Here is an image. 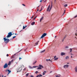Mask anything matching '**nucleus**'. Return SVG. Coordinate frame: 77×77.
Returning <instances> with one entry per match:
<instances>
[{
  "label": "nucleus",
  "mask_w": 77,
  "mask_h": 77,
  "mask_svg": "<svg viewBox=\"0 0 77 77\" xmlns=\"http://www.w3.org/2000/svg\"><path fill=\"white\" fill-rule=\"evenodd\" d=\"M52 3H51V7H50V5H49V6H48V8H47V11H49V12H50V10H51L52 9ZM50 8V9H49V8Z\"/></svg>",
  "instance_id": "obj_1"
},
{
  "label": "nucleus",
  "mask_w": 77,
  "mask_h": 77,
  "mask_svg": "<svg viewBox=\"0 0 77 77\" xmlns=\"http://www.w3.org/2000/svg\"><path fill=\"white\" fill-rule=\"evenodd\" d=\"M4 40L6 44L8 43L10 41L9 39H7L5 38H4Z\"/></svg>",
  "instance_id": "obj_2"
},
{
  "label": "nucleus",
  "mask_w": 77,
  "mask_h": 77,
  "mask_svg": "<svg viewBox=\"0 0 77 77\" xmlns=\"http://www.w3.org/2000/svg\"><path fill=\"white\" fill-rule=\"evenodd\" d=\"M14 34V33L12 34V32H9V33H8V35L7 36V38H8L11 37L12 35Z\"/></svg>",
  "instance_id": "obj_3"
},
{
  "label": "nucleus",
  "mask_w": 77,
  "mask_h": 77,
  "mask_svg": "<svg viewBox=\"0 0 77 77\" xmlns=\"http://www.w3.org/2000/svg\"><path fill=\"white\" fill-rule=\"evenodd\" d=\"M46 35L47 33H44L42 35V36H41V37H40V38H42L45 36H46Z\"/></svg>",
  "instance_id": "obj_4"
},
{
  "label": "nucleus",
  "mask_w": 77,
  "mask_h": 77,
  "mask_svg": "<svg viewBox=\"0 0 77 77\" xmlns=\"http://www.w3.org/2000/svg\"><path fill=\"white\" fill-rule=\"evenodd\" d=\"M8 65L7 64V63H5V64L4 66V68L5 69L8 67Z\"/></svg>",
  "instance_id": "obj_5"
},
{
  "label": "nucleus",
  "mask_w": 77,
  "mask_h": 77,
  "mask_svg": "<svg viewBox=\"0 0 77 77\" xmlns=\"http://www.w3.org/2000/svg\"><path fill=\"white\" fill-rule=\"evenodd\" d=\"M69 67V65H64V66H63V68H68Z\"/></svg>",
  "instance_id": "obj_6"
},
{
  "label": "nucleus",
  "mask_w": 77,
  "mask_h": 77,
  "mask_svg": "<svg viewBox=\"0 0 77 77\" xmlns=\"http://www.w3.org/2000/svg\"><path fill=\"white\" fill-rule=\"evenodd\" d=\"M67 37V35H65L64 37H63V40H62V42H63L64 41V39L66 38Z\"/></svg>",
  "instance_id": "obj_7"
},
{
  "label": "nucleus",
  "mask_w": 77,
  "mask_h": 77,
  "mask_svg": "<svg viewBox=\"0 0 77 77\" xmlns=\"http://www.w3.org/2000/svg\"><path fill=\"white\" fill-rule=\"evenodd\" d=\"M65 54H66L64 53L63 52H62L61 53V55L62 56L65 55Z\"/></svg>",
  "instance_id": "obj_8"
},
{
  "label": "nucleus",
  "mask_w": 77,
  "mask_h": 77,
  "mask_svg": "<svg viewBox=\"0 0 77 77\" xmlns=\"http://www.w3.org/2000/svg\"><path fill=\"white\" fill-rule=\"evenodd\" d=\"M38 67H39L43 68V66H42V65H41V64L39 65V66H38Z\"/></svg>",
  "instance_id": "obj_9"
},
{
  "label": "nucleus",
  "mask_w": 77,
  "mask_h": 77,
  "mask_svg": "<svg viewBox=\"0 0 77 77\" xmlns=\"http://www.w3.org/2000/svg\"><path fill=\"white\" fill-rule=\"evenodd\" d=\"M8 74L7 75H8L9 74V73H10L11 72V71H10L9 70H8Z\"/></svg>",
  "instance_id": "obj_10"
},
{
  "label": "nucleus",
  "mask_w": 77,
  "mask_h": 77,
  "mask_svg": "<svg viewBox=\"0 0 77 77\" xmlns=\"http://www.w3.org/2000/svg\"><path fill=\"white\" fill-rule=\"evenodd\" d=\"M16 54H14V56H12V57H11V59H12V58L14 57H15V56H16Z\"/></svg>",
  "instance_id": "obj_11"
},
{
  "label": "nucleus",
  "mask_w": 77,
  "mask_h": 77,
  "mask_svg": "<svg viewBox=\"0 0 77 77\" xmlns=\"http://www.w3.org/2000/svg\"><path fill=\"white\" fill-rule=\"evenodd\" d=\"M45 73H46V71H44V72H43V75H45Z\"/></svg>",
  "instance_id": "obj_12"
},
{
  "label": "nucleus",
  "mask_w": 77,
  "mask_h": 77,
  "mask_svg": "<svg viewBox=\"0 0 77 77\" xmlns=\"http://www.w3.org/2000/svg\"><path fill=\"white\" fill-rule=\"evenodd\" d=\"M35 22H32V23H31V25H34V24H35Z\"/></svg>",
  "instance_id": "obj_13"
},
{
  "label": "nucleus",
  "mask_w": 77,
  "mask_h": 77,
  "mask_svg": "<svg viewBox=\"0 0 77 77\" xmlns=\"http://www.w3.org/2000/svg\"><path fill=\"white\" fill-rule=\"evenodd\" d=\"M75 72H77V67H75Z\"/></svg>",
  "instance_id": "obj_14"
},
{
  "label": "nucleus",
  "mask_w": 77,
  "mask_h": 77,
  "mask_svg": "<svg viewBox=\"0 0 77 77\" xmlns=\"http://www.w3.org/2000/svg\"><path fill=\"white\" fill-rule=\"evenodd\" d=\"M65 59L66 60L68 59H69V56H67L65 57Z\"/></svg>",
  "instance_id": "obj_15"
},
{
  "label": "nucleus",
  "mask_w": 77,
  "mask_h": 77,
  "mask_svg": "<svg viewBox=\"0 0 77 77\" xmlns=\"http://www.w3.org/2000/svg\"><path fill=\"white\" fill-rule=\"evenodd\" d=\"M43 19V17H42V18H41V19H40V22H41V21H42V20Z\"/></svg>",
  "instance_id": "obj_16"
},
{
  "label": "nucleus",
  "mask_w": 77,
  "mask_h": 77,
  "mask_svg": "<svg viewBox=\"0 0 77 77\" xmlns=\"http://www.w3.org/2000/svg\"><path fill=\"white\" fill-rule=\"evenodd\" d=\"M39 42V41H38V42H37V43H35V46L38 45V44Z\"/></svg>",
  "instance_id": "obj_17"
},
{
  "label": "nucleus",
  "mask_w": 77,
  "mask_h": 77,
  "mask_svg": "<svg viewBox=\"0 0 77 77\" xmlns=\"http://www.w3.org/2000/svg\"><path fill=\"white\" fill-rule=\"evenodd\" d=\"M11 61H9V63L8 64V65H11Z\"/></svg>",
  "instance_id": "obj_18"
},
{
  "label": "nucleus",
  "mask_w": 77,
  "mask_h": 77,
  "mask_svg": "<svg viewBox=\"0 0 77 77\" xmlns=\"http://www.w3.org/2000/svg\"><path fill=\"white\" fill-rule=\"evenodd\" d=\"M42 67H38V68H37V69H42Z\"/></svg>",
  "instance_id": "obj_19"
},
{
  "label": "nucleus",
  "mask_w": 77,
  "mask_h": 77,
  "mask_svg": "<svg viewBox=\"0 0 77 77\" xmlns=\"http://www.w3.org/2000/svg\"><path fill=\"white\" fill-rule=\"evenodd\" d=\"M58 60V58H54V60L56 61Z\"/></svg>",
  "instance_id": "obj_20"
},
{
  "label": "nucleus",
  "mask_w": 77,
  "mask_h": 77,
  "mask_svg": "<svg viewBox=\"0 0 77 77\" xmlns=\"http://www.w3.org/2000/svg\"><path fill=\"white\" fill-rule=\"evenodd\" d=\"M48 61H51V60H50V59H49L48 60L47 59H46V61L48 62Z\"/></svg>",
  "instance_id": "obj_21"
},
{
  "label": "nucleus",
  "mask_w": 77,
  "mask_h": 77,
  "mask_svg": "<svg viewBox=\"0 0 77 77\" xmlns=\"http://www.w3.org/2000/svg\"><path fill=\"white\" fill-rule=\"evenodd\" d=\"M27 26H23V29H25L26 27Z\"/></svg>",
  "instance_id": "obj_22"
},
{
  "label": "nucleus",
  "mask_w": 77,
  "mask_h": 77,
  "mask_svg": "<svg viewBox=\"0 0 77 77\" xmlns=\"http://www.w3.org/2000/svg\"><path fill=\"white\" fill-rule=\"evenodd\" d=\"M45 50H44L43 51H42V52H41V53H43V52H45Z\"/></svg>",
  "instance_id": "obj_23"
},
{
  "label": "nucleus",
  "mask_w": 77,
  "mask_h": 77,
  "mask_svg": "<svg viewBox=\"0 0 77 77\" xmlns=\"http://www.w3.org/2000/svg\"><path fill=\"white\" fill-rule=\"evenodd\" d=\"M67 6H68L67 4H66V5H64V7H66Z\"/></svg>",
  "instance_id": "obj_24"
},
{
  "label": "nucleus",
  "mask_w": 77,
  "mask_h": 77,
  "mask_svg": "<svg viewBox=\"0 0 77 77\" xmlns=\"http://www.w3.org/2000/svg\"><path fill=\"white\" fill-rule=\"evenodd\" d=\"M36 62H37V61H35V62H34V63H33V65H34V64H35V63H36Z\"/></svg>",
  "instance_id": "obj_25"
},
{
  "label": "nucleus",
  "mask_w": 77,
  "mask_h": 77,
  "mask_svg": "<svg viewBox=\"0 0 77 77\" xmlns=\"http://www.w3.org/2000/svg\"><path fill=\"white\" fill-rule=\"evenodd\" d=\"M29 75V73H27V74H26V77H28Z\"/></svg>",
  "instance_id": "obj_26"
},
{
  "label": "nucleus",
  "mask_w": 77,
  "mask_h": 77,
  "mask_svg": "<svg viewBox=\"0 0 77 77\" xmlns=\"http://www.w3.org/2000/svg\"><path fill=\"white\" fill-rule=\"evenodd\" d=\"M38 75H39V77H42V75H41V74H39Z\"/></svg>",
  "instance_id": "obj_27"
},
{
  "label": "nucleus",
  "mask_w": 77,
  "mask_h": 77,
  "mask_svg": "<svg viewBox=\"0 0 77 77\" xmlns=\"http://www.w3.org/2000/svg\"><path fill=\"white\" fill-rule=\"evenodd\" d=\"M55 76H56V77H60V75L59 76H58V75H56Z\"/></svg>",
  "instance_id": "obj_28"
},
{
  "label": "nucleus",
  "mask_w": 77,
  "mask_h": 77,
  "mask_svg": "<svg viewBox=\"0 0 77 77\" xmlns=\"http://www.w3.org/2000/svg\"><path fill=\"white\" fill-rule=\"evenodd\" d=\"M70 52H72V48L70 49Z\"/></svg>",
  "instance_id": "obj_29"
},
{
  "label": "nucleus",
  "mask_w": 77,
  "mask_h": 77,
  "mask_svg": "<svg viewBox=\"0 0 77 77\" xmlns=\"http://www.w3.org/2000/svg\"><path fill=\"white\" fill-rule=\"evenodd\" d=\"M38 73V72L37 71H36V72H35V73L36 74H37V73Z\"/></svg>",
  "instance_id": "obj_30"
},
{
  "label": "nucleus",
  "mask_w": 77,
  "mask_h": 77,
  "mask_svg": "<svg viewBox=\"0 0 77 77\" xmlns=\"http://www.w3.org/2000/svg\"><path fill=\"white\" fill-rule=\"evenodd\" d=\"M36 67H38V66H33V68H36Z\"/></svg>",
  "instance_id": "obj_31"
},
{
  "label": "nucleus",
  "mask_w": 77,
  "mask_h": 77,
  "mask_svg": "<svg viewBox=\"0 0 77 77\" xmlns=\"http://www.w3.org/2000/svg\"><path fill=\"white\" fill-rule=\"evenodd\" d=\"M36 17L37 16L35 17L34 18L33 20H35V19L36 18Z\"/></svg>",
  "instance_id": "obj_32"
},
{
  "label": "nucleus",
  "mask_w": 77,
  "mask_h": 77,
  "mask_svg": "<svg viewBox=\"0 0 77 77\" xmlns=\"http://www.w3.org/2000/svg\"><path fill=\"white\" fill-rule=\"evenodd\" d=\"M16 37V36H14L13 37V39L14 38Z\"/></svg>",
  "instance_id": "obj_33"
},
{
  "label": "nucleus",
  "mask_w": 77,
  "mask_h": 77,
  "mask_svg": "<svg viewBox=\"0 0 77 77\" xmlns=\"http://www.w3.org/2000/svg\"><path fill=\"white\" fill-rule=\"evenodd\" d=\"M22 5H23L24 6H26V5H24V4H22Z\"/></svg>",
  "instance_id": "obj_34"
},
{
  "label": "nucleus",
  "mask_w": 77,
  "mask_h": 77,
  "mask_svg": "<svg viewBox=\"0 0 77 77\" xmlns=\"http://www.w3.org/2000/svg\"><path fill=\"white\" fill-rule=\"evenodd\" d=\"M29 68H30V69H32V67H31V66H29Z\"/></svg>",
  "instance_id": "obj_35"
},
{
  "label": "nucleus",
  "mask_w": 77,
  "mask_h": 77,
  "mask_svg": "<svg viewBox=\"0 0 77 77\" xmlns=\"http://www.w3.org/2000/svg\"><path fill=\"white\" fill-rule=\"evenodd\" d=\"M8 70H6L5 71V72H8Z\"/></svg>",
  "instance_id": "obj_36"
},
{
  "label": "nucleus",
  "mask_w": 77,
  "mask_h": 77,
  "mask_svg": "<svg viewBox=\"0 0 77 77\" xmlns=\"http://www.w3.org/2000/svg\"><path fill=\"white\" fill-rule=\"evenodd\" d=\"M39 77V75H37V76H36V77Z\"/></svg>",
  "instance_id": "obj_37"
},
{
  "label": "nucleus",
  "mask_w": 77,
  "mask_h": 77,
  "mask_svg": "<svg viewBox=\"0 0 77 77\" xmlns=\"http://www.w3.org/2000/svg\"><path fill=\"white\" fill-rule=\"evenodd\" d=\"M21 59H22V58L21 57L19 58V60H20Z\"/></svg>",
  "instance_id": "obj_38"
},
{
  "label": "nucleus",
  "mask_w": 77,
  "mask_h": 77,
  "mask_svg": "<svg viewBox=\"0 0 77 77\" xmlns=\"http://www.w3.org/2000/svg\"><path fill=\"white\" fill-rule=\"evenodd\" d=\"M26 68H25L24 69H23V70L25 71V70H26Z\"/></svg>",
  "instance_id": "obj_39"
},
{
  "label": "nucleus",
  "mask_w": 77,
  "mask_h": 77,
  "mask_svg": "<svg viewBox=\"0 0 77 77\" xmlns=\"http://www.w3.org/2000/svg\"><path fill=\"white\" fill-rule=\"evenodd\" d=\"M77 16H75V17H74V18H76L77 17Z\"/></svg>",
  "instance_id": "obj_40"
},
{
  "label": "nucleus",
  "mask_w": 77,
  "mask_h": 77,
  "mask_svg": "<svg viewBox=\"0 0 77 77\" xmlns=\"http://www.w3.org/2000/svg\"><path fill=\"white\" fill-rule=\"evenodd\" d=\"M56 58V56H54V59H55Z\"/></svg>",
  "instance_id": "obj_41"
},
{
  "label": "nucleus",
  "mask_w": 77,
  "mask_h": 77,
  "mask_svg": "<svg viewBox=\"0 0 77 77\" xmlns=\"http://www.w3.org/2000/svg\"><path fill=\"white\" fill-rule=\"evenodd\" d=\"M13 61H14L13 60H11V62H13Z\"/></svg>",
  "instance_id": "obj_42"
},
{
  "label": "nucleus",
  "mask_w": 77,
  "mask_h": 77,
  "mask_svg": "<svg viewBox=\"0 0 77 77\" xmlns=\"http://www.w3.org/2000/svg\"><path fill=\"white\" fill-rule=\"evenodd\" d=\"M8 54H7V57H8Z\"/></svg>",
  "instance_id": "obj_43"
},
{
  "label": "nucleus",
  "mask_w": 77,
  "mask_h": 77,
  "mask_svg": "<svg viewBox=\"0 0 77 77\" xmlns=\"http://www.w3.org/2000/svg\"><path fill=\"white\" fill-rule=\"evenodd\" d=\"M42 2V0H40V1L39 2Z\"/></svg>",
  "instance_id": "obj_44"
},
{
  "label": "nucleus",
  "mask_w": 77,
  "mask_h": 77,
  "mask_svg": "<svg viewBox=\"0 0 77 77\" xmlns=\"http://www.w3.org/2000/svg\"><path fill=\"white\" fill-rule=\"evenodd\" d=\"M31 77H34L33 75H31Z\"/></svg>",
  "instance_id": "obj_45"
},
{
  "label": "nucleus",
  "mask_w": 77,
  "mask_h": 77,
  "mask_svg": "<svg viewBox=\"0 0 77 77\" xmlns=\"http://www.w3.org/2000/svg\"><path fill=\"white\" fill-rule=\"evenodd\" d=\"M33 16H32V17L31 18V19L33 18Z\"/></svg>",
  "instance_id": "obj_46"
},
{
  "label": "nucleus",
  "mask_w": 77,
  "mask_h": 77,
  "mask_svg": "<svg viewBox=\"0 0 77 77\" xmlns=\"http://www.w3.org/2000/svg\"><path fill=\"white\" fill-rule=\"evenodd\" d=\"M41 11H42V10H39V11L40 12Z\"/></svg>",
  "instance_id": "obj_47"
},
{
  "label": "nucleus",
  "mask_w": 77,
  "mask_h": 77,
  "mask_svg": "<svg viewBox=\"0 0 77 77\" xmlns=\"http://www.w3.org/2000/svg\"><path fill=\"white\" fill-rule=\"evenodd\" d=\"M71 55H73V54H71Z\"/></svg>",
  "instance_id": "obj_48"
},
{
  "label": "nucleus",
  "mask_w": 77,
  "mask_h": 77,
  "mask_svg": "<svg viewBox=\"0 0 77 77\" xmlns=\"http://www.w3.org/2000/svg\"><path fill=\"white\" fill-rule=\"evenodd\" d=\"M65 13V12H63V14H64Z\"/></svg>",
  "instance_id": "obj_49"
},
{
  "label": "nucleus",
  "mask_w": 77,
  "mask_h": 77,
  "mask_svg": "<svg viewBox=\"0 0 77 77\" xmlns=\"http://www.w3.org/2000/svg\"><path fill=\"white\" fill-rule=\"evenodd\" d=\"M21 51V50H20V51H19V52H18V53H19L20 51Z\"/></svg>",
  "instance_id": "obj_50"
},
{
  "label": "nucleus",
  "mask_w": 77,
  "mask_h": 77,
  "mask_svg": "<svg viewBox=\"0 0 77 77\" xmlns=\"http://www.w3.org/2000/svg\"><path fill=\"white\" fill-rule=\"evenodd\" d=\"M66 12V11L65 10V11H64V12Z\"/></svg>",
  "instance_id": "obj_51"
},
{
  "label": "nucleus",
  "mask_w": 77,
  "mask_h": 77,
  "mask_svg": "<svg viewBox=\"0 0 77 77\" xmlns=\"http://www.w3.org/2000/svg\"><path fill=\"white\" fill-rule=\"evenodd\" d=\"M75 35L77 36V34H75Z\"/></svg>",
  "instance_id": "obj_52"
},
{
  "label": "nucleus",
  "mask_w": 77,
  "mask_h": 77,
  "mask_svg": "<svg viewBox=\"0 0 77 77\" xmlns=\"http://www.w3.org/2000/svg\"><path fill=\"white\" fill-rule=\"evenodd\" d=\"M38 11V9L37 10V11Z\"/></svg>",
  "instance_id": "obj_53"
},
{
  "label": "nucleus",
  "mask_w": 77,
  "mask_h": 77,
  "mask_svg": "<svg viewBox=\"0 0 77 77\" xmlns=\"http://www.w3.org/2000/svg\"><path fill=\"white\" fill-rule=\"evenodd\" d=\"M56 2V0H54V2Z\"/></svg>",
  "instance_id": "obj_54"
},
{
  "label": "nucleus",
  "mask_w": 77,
  "mask_h": 77,
  "mask_svg": "<svg viewBox=\"0 0 77 77\" xmlns=\"http://www.w3.org/2000/svg\"><path fill=\"white\" fill-rule=\"evenodd\" d=\"M2 77H3V75H2Z\"/></svg>",
  "instance_id": "obj_55"
},
{
  "label": "nucleus",
  "mask_w": 77,
  "mask_h": 77,
  "mask_svg": "<svg viewBox=\"0 0 77 77\" xmlns=\"http://www.w3.org/2000/svg\"><path fill=\"white\" fill-rule=\"evenodd\" d=\"M67 64H69V63H67Z\"/></svg>",
  "instance_id": "obj_56"
},
{
  "label": "nucleus",
  "mask_w": 77,
  "mask_h": 77,
  "mask_svg": "<svg viewBox=\"0 0 77 77\" xmlns=\"http://www.w3.org/2000/svg\"><path fill=\"white\" fill-rule=\"evenodd\" d=\"M71 57L72 58V56H71Z\"/></svg>",
  "instance_id": "obj_57"
},
{
  "label": "nucleus",
  "mask_w": 77,
  "mask_h": 77,
  "mask_svg": "<svg viewBox=\"0 0 77 77\" xmlns=\"http://www.w3.org/2000/svg\"><path fill=\"white\" fill-rule=\"evenodd\" d=\"M44 2H46V1H44Z\"/></svg>",
  "instance_id": "obj_58"
},
{
  "label": "nucleus",
  "mask_w": 77,
  "mask_h": 77,
  "mask_svg": "<svg viewBox=\"0 0 77 77\" xmlns=\"http://www.w3.org/2000/svg\"><path fill=\"white\" fill-rule=\"evenodd\" d=\"M57 37V36H55V38Z\"/></svg>",
  "instance_id": "obj_59"
},
{
  "label": "nucleus",
  "mask_w": 77,
  "mask_h": 77,
  "mask_svg": "<svg viewBox=\"0 0 77 77\" xmlns=\"http://www.w3.org/2000/svg\"><path fill=\"white\" fill-rule=\"evenodd\" d=\"M52 72V71L50 72V73H51Z\"/></svg>",
  "instance_id": "obj_60"
},
{
  "label": "nucleus",
  "mask_w": 77,
  "mask_h": 77,
  "mask_svg": "<svg viewBox=\"0 0 77 77\" xmlns=\"http://www.w3.org/2000/svg\"><path fill=\"white\" fill-rule=\"evenodd\" d=\"M15 34V35H17V34Z\"/></svg>",
  "instance_id": "obj_61"
},
{
  "label": "nucleus",
  "mask_w": 77,
  "mask_h": 77,
  "mask_svg": "<svg viewBox=\"0 0 77 77\" xmlns=\"http://www.w3.org/2000/svg\"><path fill=\"white\" fill-rule=\"evenodd\" d=\"M4 77H6V76H4Z\"/></svg>",
  "instance_id": "obj_62"
},
{
  "label": "nucleus",
  "mask_w": 77,
  "mask_h": 77,
  "mask_svg": "<svg viewBox=\"0 0 77 77\" xmlns=\"http://www.w3.org/2000/svg\"><path fill=\"white\" fill-rule=\"evenodd\" d=\"M66 48H68V47H66Z\"/></svg>",
  "instance_id": "obj_63"
},
{
  "label": "nucleus",
  "mask_w": 77,
  "mask_h": 77,
  "mask_svg": "<svg viewBox=\"0 0 77 77\" xmlns=\"http://www.w3.org/2000/svg\"><path fill=\"white\" fill-rule=\"evenodd\" d=\"M38 7H39V6H38Z\"/></svg>",
  "instance_id": "obj_64"
}]
</instances>
